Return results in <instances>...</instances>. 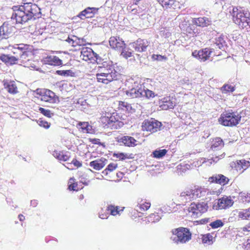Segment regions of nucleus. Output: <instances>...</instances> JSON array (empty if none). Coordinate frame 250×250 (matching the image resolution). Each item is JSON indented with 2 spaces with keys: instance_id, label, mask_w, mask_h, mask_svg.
<instances>
[{
  "instance_id": "nucleus-1",
  "label": "nucleus",
  "mask_w": 250,
  "mask_h": 250,
  "mask_svg": "<svg viewBox=\"0 0 250 250\" xmlns=\"http://www.w3.org/2000/svg\"><path fill=\"white\" fill-rule=\"evenodd\" d=\"M12 19H15L17 23L24 24L30 21L35 20L40 17L41 9L37 4H24L14 6Z\"/></svg>"
},
{
  "instance_id": "nucleus-2",
  "label": "nucleus",
  "mask_w": 250,
  "mask_h": 250,
  "mask_svg": "<svg viewBox=\"0 0 250 250\" xmlns=\"http://www.w3.org/2000/svg\"><path fill=\"white\" fill-rule=\"evenodd\" d=\"M230 13L232 16L233 22L242 28L250 27V13L245 11L242 8L232 7Z\"/></svg>"
},
{
  "instance_id": "nucleus-3",
  "label": "nucleus",
  "mask_w": 250,
  "mask_h": 250,
  "mask_svg": "<svg viewBox=\"0 0 250 250\" xmlns=\"http://www.w3.org/2000/svg\"><path fill=\"white\" fill-rule=\"evenodd\" d=\"M171 232L170 239L177 245L185 244L191 239V233L188 228L180 227L172 229Z\"/></svg>"
},
{
  "instance_id": "nucleus-4",
  "label": "nucleus",
  "mask_w": 250,
  "mask_h": 250,
  "mask_svg": "<svg viewBox=\"0 0 250 250\" xmlns=\"http://www.w3.org/2000/svg\"><path fill=\"white\" fill-rule=\"evenodd\" d=\"M241 118L237 112H225L222 113L219 121L224 126H235L239 124Z\"/></svg>"
},
{
  "instance_id": "nucleus-5",
  "label": "nucleus",
  "mask_w": 250,
  "mask_h": 250,
  "mask_svg": "<svg viewBox=\"0 0 250 250\" xmlns=\"http://www.w3.org/2000/svg\"><path fill=\"white\" fill-rule=\"evenodd\" d=\"M208 208L207 204L204 202L192 203L188 209L189 215L193 218L199 217L207 210Z\"/></svg>"
},
{
  "instance_id": "nucleus-6",
  "label": "nucleus",
  "mask_w": 250,
  "mask_h": 250,
  "mask_svg": "<svg viewBox=\"0 0 250 250\" xmlns=\"http://www.w3.org/2000/svg\"><path fill=\"white\" fill-rule=\"evenodd\" d=\"M142 129L152 133L162 129V124L153 118L145 120L142 123Z\"/></svg>"
},
{
  "instance_id": "nucleus-7",
  "label": "nucleus",
  "mask_w": 250,
  "mask_h": 250,
  "mask_svg": "<svg viewBox=\"0 0 250 250\" xmlns=\"http://www.w3.org/2000/svg\"><path fill=\"white\" fill-rule=\"evenodd\" d=\"M119 74L115 69L111 71L110 73H98L96 75L98 82L107 84L118 79Z\"/></svg>"
},
{
  "instance_id": "nucleus-8",
  "label": "nucleus",
  "mask_w": 250,
  "mask_h": 250,
  "mask_svg": "<svg viewBox=\"0 0 250 250\" xmlns=\"http://www.w3.org/2000/svg\"><path fill=\"white\" fill-rule=\"evenodd\" d=\"M144 85L138 83H134L130 89L125 91L128 97L131 98H142L143 95Z\"/></svg>"
},
{
  "instance_id": "nucleus-9",
  "label": "nucleus",
  "mask_w": 250,
  "mask_h": 250,
  "mask_svg": "<svg viewBox=\"0 0 250 250\" xmlns=\"http://www.w3.org/2000/svg\"><path fill=\"white\" fill-rule=\"evenodd\" d=\"M233 203L230 197L224 196L218 200L217 203L213 205V208L215 209H225L232 206Z\"/></svg>"
},
{
  "instance_id": "nucleus-10",
  "label": "nucleus",
  "mask_w": 250,
  "mask_h": 250,
  "mask_svg": "<svg viewBox=\"0 0 250 250\" xmlns=\"http://www.w3.org/2000/svg\"><path fill=\"white\" fill-rule=\"evenodd\" d=\"M213 50L206 48L199 51L195 50L192 52V55L200 61L205 62L209 59Z\"/></svg>"
},
{
  "instance_id": "nucleus-11",
  "label": "nucleus",
  "mask_w": 250,
  "mask_h": 250,
  "mask_svg": "<svg viewBox=\"0 0 250 250\" xmlns=\"http://www.w3.org/2000/svg\"><path fill=\"white\" fill-rule=\"evenodd\" d=\"M149 42L146 40L140 38L129 44V45L134 48L136 52L138 53L146 51Z\"/></svg>"
},
{
  "instance_id": "nucleus-12",
  "label": "nucleus",
  "mask_w": 250,
  "mask_h": 250,
  "mask_svg": "<svg viewBox=\"0 0 250 250\" xmlns=\"http://www.w3.org/2000/svg\"><path fill=\"white\" fill-rule=\"evenodd\" d=\"M99 8L87 7L79 13L77 17L82 20L85 19L92 18L97 14Z\"/></svg>"
},
{
  "instance_id": "nucleus-13",
  "label": "nucleus",
  "mask_w": 250,
  "mask_h": 250,
  "mask_svg": "<svg viewBox=\"0 0 250 250\" xmlns=\"http://www.w3.org/2000/svg\"><path fill=\"white\" fill-rule=\"evenodd\" d=\"M230 218L248 219L250 218V208L246 209L234 210L230 214Z\"/></svg>"
},
{
  "instance_id": "nucleus-14",
  "label": "nucleus",
  "mask_w": 250,
  "mask_h": 250,
  "mask_svg": "<svg viewBox=\"0 0 250 250\" xmlns=\"http://www.w3.org/2000/svg\"><path fill=\"white\" fill-rule=\"evenodd\" d=\"M192 192L190 189H188L181 192L179 196V201L183 204L194 200Z\"/></svg>"
},
{
  "instance_id": "nucleus-15",
  "label": "nucleus",
  "mask_w": 250,
  "mask_h": 250,
  "mask_svg": "<svg viewBox=\"0 0 250 250\" xmlns=\"http://www.w3.org/2000/svg\"><path fill=\"white\" fill-rule=\"evenodd\" d=\"M13 27L9 26L7 23L4 22L0 26V36L2 39H7L11 36Z\"/></svg>"
},
{
  "instance_id": "nucleus-16",
  "label": "nucleus",
  "mask_w": 250,
  "mask_h": 250,
  "mask_svg": "<svg viewBox=\"0 0 250 250\" xmlns=\"http://www.w3.org/2000/svg\"><path fill=\"white\" fill-rule=\"evenodd\" d=\"M229 179L222 174H216L209 178L208 181L213 183L215 182L223 186L227 184Z\"/></svg>"
},
{
  "instance_id": "nucleus-17",
  "label": "nucleus",
  "mask_w": 250,
  "mask_h": 250,
  "mask_svg": "<svg viewBox=\"0 0 250 250\" xmlns=\"http://www.w3.org/2000/svg\"><path fill=\"white\" fill-rule=\"evenodd\" d=\"M0 60L7 65H12L18 63V58L9 54H2L0 56Z\"/></svg>"
},
{
  "instance_id": "nucleus-18",
  "label": "nucleus",
  "mask_w": 250,
  "mask_h": 250,
  "mask_svg": "<svg viewBox=\"0 0 250 250\" xmlns=\"http://www.w3.org/2000/svg\"><path fill=\"white\" fill-rule=\"evenodd\" d=\"M110 46L113 49L121 50L124 47L125 44L124 41H118V40L114 37H111L109 40Z\"/></svg>"
},
{
  "instance_id": "nucleus-19",
  "label": "nucleus",
  "mask_w": 250,
  "mask_h": 250,
  "mask_svg": "<svg viewBox=\"0 0 250 250\" xmlns=\"http://www.w3.org/2000/svg\"><path fill=\"white\" fill-rule=\"evenodd\" d=\"M211 21L207 17H200L193 19V23L197 26L206 27L211 24Z\"/></svg>"
},
{
  "instance_id": "nucleus-20",
  "label": "nucleus",
  "mask_w": 250,
  "mask_h": 250,
  "mask_svg": "<svg viewBox=\"0 0 250 250\" xmlns=\"http://www.w3.org/2000/svg\"><path fill=\"white\" fill-rule=\"evenodd\" d=\"M107 160L104 158L91 162L89 165L96 170H99L104 167Z\"/></svg>"
},
{
  "instance_id": "nucleus-21",
  "label": "nucleus",
  "mask_w": 250,
  "mask_h": 250,
  "mask_svg": "<svg viewBox=\"0 0 250 250\" xmlns=\"http://www.w3.org/2000/svg\"><path fill=\"white\" fill-rule=\"evenodd\" d=\"M44 62L46 64L57 66L61 65L62 64V61L55 56L47 57L44 59Z\"/></svg>"
},
{
  "instance_id": "nucleus-22",
  "label": "nucleus",
  "mask_w": 250,
  "mask_h": 250,
  "mask_svg": "<svg viewBox=\"0 0 250 250\" xmlns=\"http://www.w3.org/2000/svg\"><path fill=\"white\" fill-rule=\"evenodd\" d=\"M104 120L106 122V125H107L108 127H111L112 129H117V124L121 123L114 116L106 117L104 118ZM121 124H123L122 123Z\"/></svg>"
},
{
  "instance_id": "nucleus-23",
  "label": "nucleus",
  "mask_w": 250,
  "mask_h": 250,
  "mask_svg": "<svg viewBox=\"0 0 250 250\" xmlns=\"http://www.w3.org/2000/svg\"><path fill=\"white\" fill-rule=\"evenodd\" d=\"M175 105V103L171 100L170 97H165L162 100L161 107L164 110L172 109L174 107Z\"/></svg>"
},
{
  "instance_id": "nucleus-24",
  "label": "nucleus",
  "mask_w": 250,
  "mask_h": 250,
  "mask_svg": "<svg viewBox=\"0 0 250 250\" xmlns=\"http://www.w3.org/2000/svg\"><path fill=\"white\" fill-rule=\"evenodd\" d=\"M190 189L192 191V193L194 199L205 196L207 192V190L206 189L201 187L196 188L195 187L194 189Z\"/></svg>"
},
{
  "instance_id": "nucleus-25",
  "label": "nucleus",
  "mask_w": 250,
  "mask_h": 250,
  "mask_svg": "<svg viewBox=\"0 0 250 250\" xmlns=\"http://www.w3.org/2000/svg\"><path fill=\"white\" fill-rule=\"evenodd\" d=\"M120 142L127 146H134L137 145V141L132 137L125 136L120 139Z\"/></svg>"
},
{
  "instance_id": "nucleus-26",
  "label": "nucleus",
  "mask_w": 250,
  "mask_h": 250,
  "mask_svg": "<svg viewBox=\"0 0 250 250\" xmlns=\"http://www.w3.org/2000/svg\"><path fill=\"white\" fill-rule=\"evenodd\" d=\"M4 86L8 92L11 94H15L18 92L17 87L14 81L4 82Z\"/></svg>"
},
{
  "instance_id": "nucleus-27",
  "label": "nucleus",
  "mask_w": 250,
  "mask_h": 250,
  "mask_svg": "<svg viewBox=\"0 0 250 250\" xmlns=\"http://www.w3.org/2000/svg\"><path fill=\"white\" fill-rule=\"evenodd\" d=\"M224 146V143L220 138H216L213 141L210 146V149L212 151L220 150Z\"/></svg>"
},
{
  "instance_id": "nucleus-28",
  "label": "nucleus",
  "mask_w": 250,
  "mask_h": 250,
  "mask_svg": "<svg viewBox=\"0 0 250 250\" xmlns=\"http://www.w3.org/2000/svg\"><path fill=\"white\" fill-rule=\"evenodd\" d=\"M69 154V152L63 153V152L54 151L53 153V155L54 157L56 158L59 160L67 161L70 158Z\"/></svg>"
},
{
  "instance_id": "nucleus-29",
  "label": "nucleus",
  "mask_w": 250,
  "mask_h": 250,
  "mask_svg": "<svg viewBox=\"0 0 250 250\" xmlns=\"http://www.w3.org/2000/svg\"><path fill=\"white\" fill-rule=\"evenodd\" d=\"M124 208H122L118 206H115L113 205H109L107 208V211L108 213L115 216L117 214H120L123 211Z\"/></svg>"
},
{
  "instance_id": "nucleus-30",
  "label": "nucleus",
  "mask_w": 250,
  "mask_h": 250,
  "mask_svg": "<svg viewBox=\"0 0 250 250\" xmlns=\"http://www.w3.org/2000/svg\"><path fill=\"white\" fill-rule=\"evenodd\" d=\"M234 165H235V167L237 170L246 169L250 166V163L249 161L240 160H237L236 163H234Z\"/></svg>"
},
{
  "instance_id": "nucleus-31",
  "label": "nucleus",
  "mask_w": 250,
  "mask_h": 250,
  "mask_svg": "<svg viewBox=\"0 0 250 250\" xmlns=\"http://www.w3.org/2000/svg\"><path fill=\"white\" fill-rule=\"evenodd\" d=\"M202 243L208 245H212L215 241V238L210 233L201 235Z\"/></svg>"
},
{
  "instance_id": "nucleus-32",
  "label": "nucleus",
  "mask_w": 250,
  "mask_h": 250,
  "mask_svg": "<svg viewBox=\"0 0 250 250\" xmlns=\"http://www.w3.org/2000/svg\"><path fill=\"white\" fill-rule=\"evenodd\" d=\"M167 151L166 149H156L152 152V155L154 158L160 159L163 157L167 153Z\"/></svg>"
},
{
  "instance_id": "nucleus-33",
  "label": "nucleus",
  "mask_w": 250,
  "mask_h": 250,
  "mask_svg": "<svg viewBox=\"0 0 250 250\" xmlns=\"http://www.w3.org/2000/svg\"><path fill=\"white\" fill-rule=\"evenodd\" d=\"M78 125L83 131L91 133L92 126L89 125L88 122H80Z\"/></svg>"
},
{
  "instance_id": "nucleus-34",
  "label": "nucleus",
  "mask_w": 250,
  "mask_h": 250,
  "mask_svg": "<svg viewBox=\"0 0 250 250\" xmlns=\"http://www.w3.org/2000/svg\"><path fill=\"white\" fill-rule=\"evenodd\" d=\"M29 45L23 43L16 44L14 46L15 49L20 50L21 52H26L27 50H31V48H29Z\"/></svg>"
},
{
  "instance_id": "nucleus-35",
  "label": "nucleus",
  "mask_w": 250,
  "mask_h": 250,
  "mask_svg": "<svg viewBox=\"0 0 250 250\" xmlns=\"http://www.w3.org/2000/svg\"><path fill=\"white\" fill-rule=\"evenodd\" d=\"M157 95V94H155L153 91L148 89H145V87H144L143 95L142 97H146L147 99H150L155 97Z\"/></svg>"
},
{
  "instance_id": "nucleus-36",
  "label": "nucleus",
  "mask_w": 250,
  "mask_h": 250,
  "mask_svg": "<svg viewBox=\"0 0 250 250\" xmlns=\"http://www.w3.org/2000/svg\"><path fill=\"white\" fill-rule=\"evenodd\" d=\"M56 73L59 75L63 76L64 77L67 76H74V73L71 70H57Z\"/></svg>"
},
{
  "instance_id": "nucleus-37",
  "label": "nucleus",
  "mask_w": 250,
  "mask_h": 250,
  "mask_svg": "<svg viewBox=\"0 0 250 250\" xmlns=\"http://www.w3.org/2000/svg\"><path fill=\"white\" fill-rule=\"evenodd\" d=\"M216 45L220 49L224 50L225 46H226V42L222 37H219L216 39Z\"/></svg>"
},
{
  "instance_id": "nucleus-38",
  "label": "nucleus",
  "mask_w": 250,
  "mask_h": 250,
  "mask_svg": "<svg viewBox=\"0 0 250 250\" xmlns=\"http://www.w3.org/2000/svg\"><path fill=\"white\" fill-rule=\"evenodd\" d=\"M130 50L128 48H126L125 46L120 50L121 51V55L126 59L131 57L132 56V52L130 51Z\"/></svg>"
},
{
  "instance_id": "nucleus-39",
  "label": "nucleus",
  "mask_w": 250,
  "mask_h": 250,
  "mask_svg": "<svg viewBox=\"0 0 250 250\" xmlns=\"http://www.w3.org/2000/svg\"><path fill=\"white\" fill-rule=\"evenodd\" d=\"M119 106L122 109H124L123 108H125V109L128 112H131L133 110L131 105L127 102L120 101Z\"/></svg>"
},
{
  "instance_id": "nucleus-40",
  "label": "nucleus",
  "mask_w": 250,
  "mask_h": 250,
  "mask_svg": "<svg viewBox=\"0 0 250 250\" xmlns=\"http://www.w3.org/2000/svg\"><path fill=\"white\" fill-rule=\"evenodd\" d=\"M39 110L40 113L47 117L50 118L54 115V113L51 112L50 110L49 109H46L42 107H40Z\"/></svg>"
},
{
  "instance_id": "nucleus-41",
  "label": "nucleus",
  "mask_w": 250,
  "mask_h": 250,
  "mask_svg": "<svg viewBox=\"0 0 250 250\" xmlns=\"http://www.w3.org/2000/svg\"><path fill=\"white\" fill-rule=\"evenodd\" d=\"M221 90L223 93H227L228 92H233L234 87L229 84H225L222 87Z\"/></svg>"
},
{
  "instance_id": "nucleus-42",
  "label": "nucleus",
  "mask_w": 250,
  "mask_h": 250,
  "mask_svg": "<svg viewBox=\"0 0 250 250\" xmlns=\"http://www.w3.org/2000/svg\"><path fill=\"white\" fill-rule=\"evenodd\" d=\"M163 7L167 8L169 6H171L173 4V0H157Z\"/></svg>"
},
{
  "instance_id": "nucleus-43",
  "label": "nucleus",
  "mask_w": 250,
  "mask_h": 250,
  "mask_svg": "<svg viewBox=\"0 0 250 250\" xmlns=\"http://www.w3.org/2000/svg\"><path fill=\"white\" fill-rule=\"evenodd\" d=\"M37 123L40 126L43 127L46 129L49 128L50 126V123H48L45 120H42V119H39L37 121Z\"/></svg>"
},
{
  "instance_id": "nucleus-44",
  "label": "nucleus",
  "mask_w": 250,
  "mask_h": 250,
  "mask_svg": "<svg viewBox=\"0 0 250 250\" xmlns=\"http://www.w3.org/2000/svg\"><path fill=\"white\" fill-rule=\"evenodd\" d=\"M224 223L221 221V220H216V221L211 222L209 225L212 229H217L218 228L222 227Z\"/></svg>"
},
{
  "instance_id": "nucleus-45",
  "label": "nucleus",
  "mask_w": 250,
  "mask_h": 250,
  "mask_svg": "<svg viewBox=\"0 0 250 250\" xmlns=\"http://www.w3.org/2000/svg\"><path fill=\"white\" fill-rule=\"evenodd\" d=\"M117 167V164H114L113 163H110L109 164L106 169H105L103 171V173L104 174H107V171H112L113 170L115 169Z\"/></svg>"
},
{
  "instance_id": "nucleus-46",
  "label": "nucleus",
  "mask_w": 250,
  "mask_h": 250,
  "mask_svg": "<svg viewBox=\"0 0 250 250\" xmlns=\"http://www.w3.org/2000/svg\"><path fill=\"white\" fill-rule=\"evenodd\" d=\"M74 180L75 179L74 178H71L69 180V183L70 184L68 186V188L70 190H77V189H76L77 184L74 183Z\"/></svg>"
},
{
  "instance_id": "nucleus-47",
  "label": "nucleus",
  "mask_w": 250,
  "mask_h": 250,
  "mask_svg": "<svg viewBox=\"0 0 250 250\" xmlns=\"http://www.w3.org/2000/svg\"><path fill=\"white\" fill-rule=\"evenodd\" d=\"M113 156L119 158L121 160H124L126 158H129L128 155L124 153H114Z\"/></svg>"
},
{
  "instance_id": "nucleus-48",
  "label": "nucleus",
  "mask_w": 250,
  "mask_h": 250,
  "mask_svg": "<svg viewBox=\"0 0 250 250\" xmlns=\"http://www.w3.org/2000/svg\"><path fill=\"white\" fill-rule=\"evenodd\" d=\"M45 94L51 99V100L53 99H54V102H56V98L58 100V97L55 95V93L51 90H48L46 91Z\"/></svg>"
},
{
  "instance_id": "nucleus-49",
  "label": "nucleus",
  "mask_w": 250,
  "mask_h": 250,
  "mask_svg": "<svg viewBox=\"0 0 250 250\" xmlns=\"http://www.w3.org/2000/svg\"><path fill=\"white\" fill-rule=\"evenodd\" d=\"M89 48H83L81 53L84 57H86L88 60H90V52Z\"/></svg>"
},
{
  "instance_id": "nucleus-50",
  "label": "nucleus",
  "mask_w": 250,
  "mask_h": 250,
  "mask_svg": "<svg viewBox=\"0 0 250 250\" xmlns=\"http://www.w3.org/2000/svg\"><path fill=\"white\" fill-rule=\"evenodd\" d=\"M152 59L154 60V61H162L163 60H166L167 59V58L164 56H162L161 55H155V54H153L152 56Z\"/></svg>"
},
{
  "instance_id": "nucleus-51",
  "label": "nucleus",
  "mask_w": 250,
  "mask_h": 250,
  "mask_svg": "<svg viewBox=\"0 0 250 250\" xmlns=\"http://www.w3.org/2000/svg\"><path fill=\"white\" fill-rule=\"evenodd\" d=\"M90 142L93 144L99 145V146H104V144L101 143L99 139H90Z\"/></svg>"
},
{
  "instance_id": "nucleus-52",
  "label": "nucleus",
  "mask_w": 250,
  "mask_h": 250,
  "mask_svg": "<svg viewBox=\"0 0 250 250\" xmlns=\"http://www.w3.org/2000/svg\"><path fill=\"white\" fill-rule=\"evenodd\" d=\"M150 207V204L149 203H146L145 204H142L140 205V209L142 210H147Z\"/></svg>"
},
{
  "instance_id": "nucleus-53",
  "label": "nucleus",
  "mask_w": 250,
  "mask_h": 250,
  "mask_svg": "<svg viewBox=\"0 0 250 250\" xmlns=\"http://www.w3.org/2000/svg\"><path fill=\"white\" fill-rule=\"evenodd\" d=\"M31 50L26 51V52H21L20 54V58L21 59H25L28 56V53L30 52Z\"/></svg>"
},
{
  "instance_id": "nucleus-54",
  "label": "nucleus",
  "mask_w": 250,
  "mask_h": 250,
  "mask_svg": "<svg viewBox=\"0 0 250 250\" xmlns=\"http://www.w3.org/2000/svg\"><path fill=\"white\" fill-rule=\"evenodd\" d=\"M241 197H245L246 202H250V193H241Z\"/></svg>"
},
{
  "instance_id": "nucleus-55",
  "label": "nucleus",
  "mask_w": 250,
  "mask_h": 250,
  "mask_svg": "<svg viewBox=\"0 0 250 250\" xmlns=\"http://www.w3.org/2000/svg\"><path fill=\"white\" fill-rule=\"evenodd\" d=\"M244 247L246 250H250V238L244 244Z\"/></svg>"
},
{
  "instance_id": "nucleus-56",
  "label": "nucleus",
  "mask_w": 250,
  "mask_h": 250,
  "mask_svg": "<svg viewBox=\"0 0 250 250\" xmlns=\"http://www.w3.org/2000/svg\"><path fill=\"white\" fill-rule=\"evenodd\" d=\"M71 163L73 164L75 167H80L82 166V164L76 159H73Z\"/></svg>"
},
{
  "instance_id": "nucleus-57",
  "label": "nucleus",
  "mask_w": 250,
  "mask_h": 250,
  "mask_svg": "<svg viewBox=\"0 0 250 250\" xmlns=\"http://www.w3.org/2000/svg\"><path fill=\"white\" fill-rule=\"evenodd\" d=\"M219 157L217 156H216L215 157H212L210 159H208V161L211 164H212V162L214 163H216L219 160Z\"/></svg>"
},
{
  "instance_id": "nucleus-58",
  "label": "nucleus",
  "mask_w": 250,
  "mask_h": 250,
  "mask_svg": "<svg viewBox=\"0 0 250 250\" xmlns=\"http://www.w3.org/2000/svg\"><path fill=\"white\" fill-rule=\"evenodd\" d=\"M90 52V59H92L93 57H95V56H98V54L95 53L93 50L91 48H89Z\"/></svg>"
},
{
  "instance_id": "nucleus-59",
  "label": "nucleus",
  "mask_w": 250,
  "mask_h": 250,
  "mask_svg": "<svg viewBox=\"0 0 250 250\" xmlns=\"http://www.w3.org/2000/svg\"><path fill=\"white\" fill-rule=\"evenodd\" d=\"M114 69L112 66H109V68L105 69L103 72H101V73H110L111 71L113 70Z\"/></svg>"
},
{
  "instance_id": "nucleus-60",
  "label": "nucleus",
  "mask_w": 250,
  "mask_h": 250,
  "mask_svg": "<svg viewBox=\"0 0 250 250\" xmlns=\"http://www.w3.org/2000/svg\"><path fill=\"white\" fill-rule=\"evenodd\" d=\"M208 221V220H205V219H204V220H197L196 221L194 222V224H205V223H207Z\"/></svg>"
},
{
  "instance_id": "nucleus-61",
  "label": "nucleus",
  "mask_w": 250,
  "mask_h": 250,
  "mask_svg": "<svg viewBox=\"0 0 250 250\" xmlns=\"http://www.w3.org/2000/svg\"><path fill=\"white\" fill-rule=\"evenodd\" d=\"M243 231H250V223L247 225L246 227L243 228Z\"/></svg>"
},
{
  "instance_id": "nucleus-62",
  "label": "nucleus",
  "mask_w": 250,
  "mask_h": 250,
  "mask_svg": "<svg viewBox=\"0 0 250 250\" xmlns=\"http://www.w3.org/2000/svg\"><path fill=\"white\" fill-rule=\"evenodd\" d=\"M42 100L45 102H49L51 101V99L46 94L42 96Z\"/></svg>"
},
{
  "instance_id": "nucleus-63",
  "label": "nucleus",
  "mask_w": 250,
  "mask_h": 250,
  "mask_svg": "<svg viewBox=\"0 0 250 250\" xmlns=\"http://www.w3.org/2000/svg\"><path fill=\"white\" fill-rule=\"evenodd\" d=\"M95 58L96 59V61L98 64H100L102 62V58L99 56V55H98V56H95Z\"/></svg>"
},
{
  "instance_id": "nucleus-64",
  "label": "nucleus",
  "mask_w": 250,
  "mask_h": 250,
  "mask_svg": "<svg viewBox=\"0 0 250 250\" xmlns=\"http://www.w3.org/2000/svg\"><path fill=\"white\" fill-rule=\"evenodd\" d=\"M223 189V187H221L220 189L216 191H213V193H216L217 195H219L221 192L222 190Z\"/></svg>"
}]
</instances>
